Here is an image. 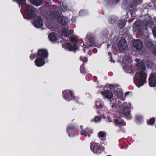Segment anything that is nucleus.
<instances>
[{"label":"nucleus","instance_id":"nucleus-1","mask_svg":"<svg viewBox=\"0 0 156 156\" xmlns=\"http://www.w3.org/2000/svg\"><path fill=\"white\" fill-rule=\"evenodd\" d=\"M137 66L139 71L135 74L134 81L136 85L139 87L144 84L147 76L143 62L141 61L140 64L138 63Z\"/></svg>","mask_w":156,"mask_h":156},{"label":"nucleus","instance_id":"nucleus-2","mask_svg":"<svg viewBox=\"0 0 156 156\" xmlns=\"http://www.w3.org/2000/svg\"><path fill=\"white\" fill-rule=\"evenodd\" d=\"M78 38V36L76 35L71 36L70 37V40L72 42L74 43L75 45L72 46L69 43H67L66 41L65 44L63 43V42H62L63 47L69 51L76 50V49L75 44L77 43Z\"/></svg>","mask_w":156,"mask_h":156},{"label":"nucleus","instance_id":"nucleus-3","mask_svg":"<svg viewBox=\"0 0 156 156\" xmlns=\"http://www.w3.org/2000/svg\"><path fill=\"white\" fill-rule=\"evenodd\" d=\"M55 16L58 22L61 24L65 25L69 23V19L67 17L63 16L61 14L57 13Z\"/></svg>","mask_w":156,"mask_h":156},{"label":"nucleus","instance_id":"nucleus-4","mask_svg":"<svg viewBox=\"0 0 156 156\" xmlns=\"http://www.w3.org/2000/svg\"><path fill=\"white\" fill-rule=\"evenodd\" d=\"M131 105L130 103H124L122 105V108L123 111L122 112L121 114L125 116H128L129 117V119H131V117L130 115V109H131Z\"/></svg>","mask_w":156,"mask_h":156},{"label":"nucleus","instance_id":"nucleus-5","mask_svg":"<svg viewBox=\"0 0 156 156\" xmlns=\"http://www.w3.org/2000/svg\"><path fill=\"white\" fill-rule=\"evenodd\" d=\"M90 148L92 151L96 154H99L104 150L103 147H101L98 143L95 142L91 143Z\"/></svg>","mask_w":156,"mask_h":156},{"label":"nucleus","instance_id":"nucleus-6","mask_svg":"<svg viewBox=\"0 0 156 156\" xmlns=\"http://www.w3.org/2000/svg\"><path fill=\"white\" fill-rule=\"evenodd\" d=\"M33 25L36 28H39L43 25L42 19L38 16H35L34 19Z\"/></svg>","mask_w":156,"mask_h":156},{"label":"nucleus","instance_id":"nucleus-7","mask_svg":"<svg viewBox=\"0 0 156 156\" xmlns=\"http://www.w3.org/2000/svg\"><path fill=\"white\" fill-rule=\"evenodd\" d=\"M63 98L66 100L69 101L71 99H74L73 94L71 91L69 90H65L63 91Z\"/></svg>","mask_w":156,"mask_h":156},{"label":"nucleus","instance_id":"nucleus-8","mask_svg":"<svg viewBox=\"0 0 156 156\" xmlns=\"http://www.w3.org/2000/svg\"><path fill=\"white\" fill-rule=\"evenodd\" d=\"M35 10L31 5H27L26 12L30 17H32L35 14Z\"/></svg>","mask_w":156,"mask_h":156},{"label":"nucleus","instance_id":"nucleus-9","mask_svg":"<svg viewBox=\"0 0 156 156\" xmlns=\"http://www.w3.org/2000/svg\"><path fill=\"white\" fill-rule=\"evenodd\" d=\"M118 47L119 50L122 51L123 50L127 48V42L126 40L122 39L119 42Z\"/></svg>","mask_w":156,"mask_h":156},{"label":"nucleus","instance_id":"nucleus-10","mask_svg":"<svg viewBox=\"0 0 156 156\" xmlns=\"http://www.w3.org/2000/svg\"><path fill=\"white\" fill-rule=\"evenodd\" d=\"M149 85L152 87L155 86L156 85V75H154L151 74L149 79Z\"/></svg>","mask_w":156,"mask_h":156},{"label":"nucleus","instance_id":"nucleus-11","mask_svg":"<svg viewBox=\"0 0 156 156\" xmlns=\"http://www.w3.org/2000/svg\"><path fill=\"white\" fill-rule=\"evenodd\" d=\"M45 63V61L43 58L39 57L35 60V63L36 65L38 67H41L43 66Z\"/></svg>","mask_w":156,"mask_h":156},{"label":"nucleus","instance_id":"nucleus-12","mask_svg":"<svg viewBox=\"0 0 156 156\" xmlns=\"http://www.w3.org/2000/svg\"><path fill=\"white\" fill-rule=\"evenodd\" d=\"M86 39L88 40L90 44L89 45V46H94L95 44L94 37L91 34H88L86 38Z\"/></svg>","mask_w":156,"mask_h":156},{"label":"nucleus","instance_id":"nucleus-13","mask_svg":"<svg viewBox=\"0 0 156 156\" xmlns=\"http://www.w3.org/2000/svg\"><path fill=\"white\" fill-rule=\"evenodd\" d=\"M101 93L103 96L108 99H110L113 96V93L109 90H106L104 92L101 91Z\"/></svg>","mask_w":156,"mask_h":156},{"label":"nucleus","instance_id":"nucleus-14","mask_svg":"<svg viewBox=\"0 0 156 156\" xmlns=\"http://www.w3.org/2000/svg\"><path fill=\"white\" fill-rule=\"evenodd\" d=\"M134 47L138 50H140L142 48V44L140 41L138 40H135L133 43Z\"/></svg>","mask_w":156,"mask_h":156},{"label":"nucleus","instance_id":"nucleus-15","mask_svg":"<svg viewBox=\"0 0 156 156\" xmlns=\"http://www.w3.org/2000/svg\"><path fill=\"white\" fill-rule=\"evenodd\" d=\"M95 106L98 108H101V111L104 112L107 109L105 107L103 106L102 103L100 99H98L96 101Z\"/></svg>","mask_w":156,"mask_h":156},{"label":"nucleus","instance_id":"nucleus-16","mask_svg":"<svg viewBox=\"0 0 156 156\" xmlns=\"http://www.w3.org/2000/svg\"><path fill=\"white\" fill-rule=\"evenodd\" d=\"M73 32V30H68L67 29H63L62 30L61 34L62 36L68 37L69 35L72 34Z\"/></svg>","mask_w":156,"mask_h":156},{"label":"nucleus","instance_id":"nucleus-17","mask_svg":"<svg viewBox=\"0 0 156 156\" xmlns=\"http://www.w3.org/2000/svg\"><path fill=\"white\" fill-rule=\"evenodd\" d=\"M38 54L39 56L41 58H44L47 57L48 56V53L47 50H40L38 51Z\"/></svg>","mask_w":156,"mask_h":156},{"label":"nucleus","instance_id":"nucleus-18","mask_svg":"<svg viewBox=\"0 0 156 156\" xmlns=\"http://www.w3.org/2000/svg\"><path fill=\"white\" fill-rule=\"evenodd\" d=\"M114 94L117 95L118 98L122 100H124L125 97H124L123 92L120 89L115 90Z\"/></svg>","mask_w":156,"mask_h":156},{"label":"nucleus","instance_id":"nucleus-19","mask_svg":"<svg viewBox=\"0 0 156 156\" xmlns=\"http://www.w3.org/2000/svg\"><path fill=\"white\" fill-rule=\"evenodd\" d=\"M114 122L115 125L119 127H121L123 126H125L126 123L120 118L115 119L114 120Z\"/></svg>","mask_w":156,"mask_h":156},{"label":"nucleus","instance_id":"nucleus-20","mask_svg":"<svg viewBox=\"0 0 156 156\" xmlns=\"http://www.w3.org/2000/svg\"><path fill=\"white\" fill-rule=\"evenodd\" d=\"M92 133V131L90 130L89 132L88 129H87L85 130H82L81 131V134L82 135H84L86 137H90V134Z\"/></svg>","mask_w":156,"mask_h":156},{"label":"nucleus","instance_id":"nucleus-21","mask_svg":"<svg viewBox=\"0 0 156 156\" xmlns=\"http://www.w3.org/2000/svg\"><path fill=\"white\" fill-rule=\"evenodd\" d=\"M33 4L37 6L41 5L43 3L42 0H29Z\"/></svg>","mask_w":156,"mask_h":156},{"label":"nucleus","instance_id":"nucleus-22","mask_svg":"<svg viewBox=\"0 0 156 156\" xmlns=\"http://www.w3.org/2000/svg\"><path fill=\"white\" fill-rule=\"evenodd\" d=\"M49 37L50 41H55L57 39L55 35L53 33H51L49 35Z\"/></svg>","mask_w":156,"mask_h":156},{"label":"nucleus","instance_id":"nucleus-23","mask_svg":"<svg viewBox=\"0 0 156 156\" xmlns=\"http://www.w3.org/2000/svg\"><path fill=\"white\" fill-rule=\"evenodd\" d=\"M126 21L125 20H120L118 23V27L120 29L122 28L125 26Z\"/></svg>","mask_w":156,"mask_h":156},{"label":"nucleus","instance_id":"nucleus-24","mask_svg":"<svg viewBox=\"0 0 156 156\" xmlns=\"http://www.w3.org/2000/svg\"><path fill=\"white\" fill-rule=\"evenodd\" d=\"M123 60L128 63H131L132 61L131 58L128 56H125L123 58Z\"/></svg>","mask_w":156,"mask_h":156},{"label":"nucleus","instance_id":"nucleus-25","mask_svg":"<svg viewBox=\"0 0 156 156\" xmlns=\"http://www.w3.org/2000/svg\"><path fill=\"white\" fill-rule=\"evenodd\" d=\"M98 136L100 138H104L106 136V133L105 132L103 131H100L98 134Z\"/></svg>","mask_w":156,"mask_h":156},{"label":"nucleus","instance_id":"nucleus-26","mask_svg":"<svg viewBox=\"0 0 156 156\" xmlns=\"http://www.w3.org/2000/svg\"><path fill=\"white\" fill-rule=\"evenodd\" d=\"M155 122V119L154 118H152L147 121V123L148 124L152 125Z\"/></svg>","mask_w":156,"mask_h":156},{"label":"nucleus","instance_id":"nucleus-27","mask_svg":"<svg viewBox=\"0 0 156 156\" xmlns=\"http://www.w3.org/2000/svg\"><path fill=\"white\" fill-rule=\"evenodd\" d=\"M62 6L63 8H62V10H61V11H65L69 10V8L67 7L65 3H62Z\"/></svg>","mask_w":156,"mask_h":156},{"label":"nucleus","instance_id":"nucleus-28","mask_svg":"<svg viewBox=\"0 0 156 156\" xmlns=\"http://www.w3.org/2000/svg\"><path fill=\"white\" fill-rule=\"evenodd\" d=\"M108 3L111 4L116 3L119 1V0H105Z\"/></svg>","mask_w":156,"mask_h":156},{"label":"nucleus","instance_id":"nucleus-29","mask_svg":"<svg viewBox=\"0 0 156 156\" xmlns=\"http://www.w3.org/2000/svg\"><path fill=\"white\" fill-rule=\"evenodd\" d=\"M26 2L25 0H17V2L19 4V7H20V4H22L25 3Z\"/></svg>","mask_w":156,"mask_h":156},{"label":"nucleus","instance_id":"nucleus-30","mask_svg":"<svg viewBox=\"0 0 156 156\" xmlns=\"http://www.w3.org/2000/svg\"><path fill=\"white\" fill-rule=\"evenodd\" d=\"M80 71L82 73H85L87 72V71L84 69V66L81 65L80 67Z\"/></svg>","mask_w":156,"mask_h":156},{"label":"nucleus","instance_id":"nucleus-31","mask_svg":"<svg viewBox=\"0 0 156 156\" xmlns=\"http://www.w3.org/2000/svg\"><path fill=\"white\" fill-rule=\"evenodd\" d=\"M101 119L99 116H97L95 117L94 119H93V120L95 122H98L100 121Z\"/></svg>","mask_w":156,"mask_h":156},{"label":"nucleus","instance_id":"nucleus-32","mask_svg":"<svg viewBox=\"0 0 156 156\" xmlns=\"http://www.w3.org/2000/svg\"><path fill=\"white\" fill-rule=\"evenodd\" d=\"M140 26L135 27H133V30L134 31H140Z\"/></svg>","mask_w":156,"mask_h":156},{"label":"nucleus","instance_id":"nucleus-33","mask_svg":"<svg viewBox=\"0 0 156 156\" xmlns=\"http://www.w3.org/2000/svg\"><path fill=\"white\" fill-rule=\"evenodd\" d=\"M69 133L72 132L73 131V127H69L67 129Z\"/></svg>","mask_w":156,"mask_h":156},{"label":"nucleus","instance_id":"nucleus-34","mask_svg":"<svg viewBox=\"0 0 156 156\" xmlns=\"http://www.w3.org/2000/svg\"><path fill=\"white\" fill-rule=\"evenodd\" d=\"M80 59L81 60H82L83 62H86L87 61L88 59L86 57H81L80 58Z\"/></svg>","mask_w":156,"mask_h":156},{"label":"nucleus","instance_id":"nucleus-35","mask_svg":"<svg viewBox=\"0 0 156 156\" xmlns=\"http://www.w3.org/2000/svg\"><path fill=\"white\" fill-rule=\"evenodd\" d=\"M30 58L31 59H32L35 58V54L34 53L32 54L30 56Z\"/></svg>","mask_w":156,"mask_h":156},{"label":"nucleus","instance_id":"nucleus-36","mask_svg":"<svg viewBox=\"0 0 156 156\" xmlns=\"http://www.w3.org/2000/svg\"><path fill=\"white\" fill-rule=\"evenodd\" d=\"M115 20L114 17L113 18H112V17L111 18L110 20V22L112 23H113L115 22Z\"/></svg>","mask_w":156,"mask_h":156},{"label":"nucleus","instance_id":"nucleus-37","mask_svg":"<svg viewBox=\"0 0 156 156\" xmlns=\"http://www.w3.org/2000/svg\"><path fill=\"white\" fill-rule=\"evenodd\" d=\"M84 12L83 11H81L79 13V14L80 15H82V14Z\"/></svg>","mask_w":156,"mask_h":156},{"label":"nucleus","instance_id":"nucleus-38","mask_svg":"<svg viewBox=\"0 0 156 156\" xmlns=\"http://www.w3.org/2000/svg\"><path fill=\"white\" fill-rule=\"evenodd\" d=\"M75 20V18L74 17H73L71 19V21L73 23H74Z\"/></svg>","mask_w":156,"mask_h":156},{"label":"nucleus","instance_id":"nucleus-39","mask_svg":"<svg viewBox=\"0 0 156 156\" xmlns=\"http://www.w3.org/2000/svg\"><path fill=\"white\" fill-rule=\"evenodd\" d=\"M108 121L109 122H112V120L111 119V118L109 117H108Z\"/></svg>","mask_w":156,"mask_h":156},{"label":"nucleus","instance_id":"nucleus-40","mask_svg":"<svg viewBox=\"0 0 156 156\" xmlns=\"http://www.w3.org/2000/svg\"><path fill=\"white\" fill-rule=\"evenodd\" d=\"M130 92H126L125 93V97H126V96L128 95L129 93H130Z\"/></svg>","mask_w":156,"mask_h":156},{"label":"nucleus","instance_id":"nucleus-41","mask_svg":"<svg viewBox=\"0 0 156 156\" xmlns=\"http://www.w3.org/2000/svg\"><path fill=\"white\" fill-rule=\"evenodd\" d=\"M110 61H111V62H113V63H114V62H115V61H114V60H112V58H111V59H110Z\"/></svg>","mask_w":156,"mask_h":156},{"label":"nucleus","instance_id":"nucleus-42","mask_svg":"<svg viewBox=\"0 0 156 156\" xmlns=\"http://www.w3.org/2000/svg\"><path fill=\"white\" fill-rule=\"evenodd\" d=\"M108 55L110 56H112V53L110 52H108Z\"/></svg>","mask_w":156,"mask_h":156},{"label":"nucleus","instance_id":"nucleus-43","mask_svg":"<svg viewBox=\"0 0 156 156\" xmlns=\"http://www.w3.org/2000/svg\"><path fill=\"white\" fill-rule=\"evenodd\" d=\"M115 107V106L114 105H113L112 106H111V107L112 108H113L114 107Z\"/></svg>","mask_w":156,"mask_h":156},{"label":"nucleus","instance_id":"nucleus-44","mask_svg":"<svg viewBox=\"0 0 156 156\" xmlns=\"http://www.w3.org/2000/svg\"><path fill=\"white\" fill-rule=\"evenodd\" d=\"M109 45L108 44V45H107V48H108L109 47Z\"/></svg>","mask_w":156,"mask_h":156},{"label":"nucleus","instance_id":"nucleus-45","mask_svg":"<svg viewBox=\"0 0 156 156\" xmlns=\"http://www.w3.org/2000/svg\"><path fill=\"white\" fill-rule=\"evenodd\" d=\"M84 51L85 52V48H84L83 49Z\"/></svg>","mask_w":156,"mask_h":156},{"label":"nucleus","instance_id":"nucleus-46","mask_svg":"<svg viewBox=\"0 0 156 156\" xmlns=\"http://www.w3.org/2000/svg\"><path fill=\"white\" fill-rule=\"evenodd\" d=\"M69 136H70V133H69Z\"/></svg>","mask_w":156,"mask_h":156},{"label":"nucleus","instance_id":"nucleus-47","mask_svg":"<svg viewBox=\"0 0 156 156\" xmlns=\"http://www.w3.org/2000/svg\"><path fill=\"white\" fill-rule=\"evenodd\" d=\"M90 53H89H89H88V54H91V52H90Z\"/></svg>","mask_w":156,"mask_h":156},{"label":"nucleus","instance_id":"nucleus-48","mask_svg":"<svg viewBox=\"0 0 156 156\" xmlns=\"http://www.w3.org/2000/svg\"><path fill=\"white\" fill-rule=\"evenodd\" d=\"M90 55H91V54H89Z\"/></svg>","mask_w":156,"mask_h":156}]
</instances>
